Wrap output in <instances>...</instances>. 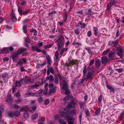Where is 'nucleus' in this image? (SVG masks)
I'll return each mask as SVG.
<instances>
[{"instance_id": "46", "label": "nucleus", "mask_w": 124, "mask_h": 124, "mask_svg": "<svg viewBox=\"0 0 124 124\" xmlns=\"http://www.w3.org/2000/svg\"><path fill=\"white\" fill-rule=\"evenodd\" d=\"M48 90V89L47 88H46L44 90V94L45 95H48V92L47 91Z\"/></svg>"}, {"instance_id": "10", "label": "nucleus", "mask_w": 124, "mask_h": 124, "mask_svg": "<svg viewBox=\"0 0 124 124\" xmlns=\"http://www.w3.org/2000/svg\"><path fill=\"white\" fill-rule=\"evenodd\" d=\"M46 81H49V82L50 83L53 82L54 80V77L52 75H51L46 77Z\"/></svg>"}, {"instance_id": "51", "label": "nucleus", "mask_w": 124, "mask_h": 124, "mask_svg": "<svg viewBox=\"0 0 124 124\" xmlns=\"http://www.w3.org/2000/svg\"><path fill=\"white\" fill-rule=\"evenodd\" d=\"M23 32L25 33H26L27 32V27L26 26L24 25L23 27Z\"/></svg>"}, {"instance_id": "26", "label": "nucleus", "mask_w": 124, "mask_h": 124, "mask_svg": "<svg viewBox=\"0 0 124 124\" xmlns=\"http://www.w3.org/2000/svg\"><path fill=\"white\" fill-rule=\"evenodd\" d=\"M115 55V53L114 52H111L109 54L108 56L109 58H111L114 57Z\"/></svg>"}, {"instance_id": "40", "label": "nucleus", "mask_w": 124, "mask_h": 124, "mask_svg": "<svg viewBox=\"0 0 124 124\" xmlns=\"http://www.w3.org/2000/svg\"><path fill=\"white\" fill-rule=\"evenodd\" d=\"M116 3L117 1L115 0H111L110 2V3L112 5H114Z\"/></svg>"}, {"instance_id": "64", "label": "nucleus", "mask_w": 124, "mask_h": 124, "mask_svg": "<svg viewBox=\"0 0 124 124\" xmlns=\"http://www.w3.org/2000/svg\"><path fill=\"white\" fill-rule=\"evenodd\" d=\"M2 60L5 61H8L9 60V58L7 57H5L2 59Z\"/></svg>"}, {"instance_id": "7", "label": "nucleus", "mask_w": 124, "mask_h": 124, "mask_svg": "<svg viewBox=\"0 0 124 124\" xmlns=\"http://www.w3.org/2000/svg\"><path fill=\"white\" fill-rule=\"evenodd\" d=\"M13 98L11 97V94H10L6 99V101L8 103L13 102Z\"/></svg>"}, {"instance_id": "11", "label": "nucleus", "mask_w": 124, "mask_h": 124, "mask_svg": "<svg viewBox=\"0 0 124 124\" xmlns=\"http://www.w3.org/2000/svg\"><path fill=\"white\" fill-rule=\"evenodd\" d=\"M56 88L55 87H53L52 89H50L48 91V95H51L52 93H55L56 91Z\"/></svg>"}, {"instance_id": "22", "label": "nucleus", "mask_w": 124, "mask_h": 124, "mask_svg": "<svg viewBox=\"0 0 124 124\" xmlns=\"http://www.w3.org/2000/svg\"><path fill=\"white\" fill-rule=\"evenodd\" d=\"M75 105V103L72 101L70 102L68 105V107L70 108H72Z\"/></svg>"}, {"instance_id": "47", "label": "nucleus", "mask_w": 124, "mask_h": 124, "mask_svg": "<svg viewBox=\"0 0 124 124\" xmlns=\"http://www.w3.org/2000/svg\"><path fill=\"white\" fill-rule=\"evenodd\" d=\"M110 51V50L109 49H107V50L104 52L103 53V54L104 55H105L107 54Z\"/></svg>"}, {"instance_id": "1", "label": "nucleus", "mask_w": 124, "mask_h": 124, "mask_svg": "<svg viewBox=\"0 0 124 124\" xmlns=\"http://www.w3.org/2000/svg\"><path fill=\"white\" fill-rule=\"evenodd\" d=\"M64 39L63 37L60 35L59 38L55 41V42H58L57 44L58 50H60L62 47L63 46L64 43Z\"/></svg>"}, {"instance_id": "16", "label": "nucleus", "mask_w": 124, "mask_h": 124, "mask_svg": "<svg viewBox=\"0 0 124 124\" xmlns=\"http://www.w3.org/2000/svg\"><path fill=\"white\" fill-rule=\"evenodd\" d=\"M4 106L3 105H1L0 106V119L2 117V112L4 111Z\"/></svg>"}, {"instance_id": "52", "label": "nucleus", "mask_w": 124, "mask_h": 124, "mask_svg": "<svg viewBox=\"0 0 124 124\" xmlns=\"http://www.w3.org/2000/svg\"><path fill=\"white\" fill-rule=\"evenodd\" d=\"M49 100L48 99H46L44 101V103L46 105H48L49 103Z\"/></svg>"}, {"instance_id": "37", "label": "nucleus", "mask_w": 124, "mask_h": 124, "mask_svg": "<svg viewBox=\"0 0 124 124\" xmlns=\"http://www.w3.org/2000/svg\"><path fill=\"white\" fill-rule=\"evenodd\" d=\"M116 42V41H110L108 42V45H112L113 44H116V43H117V42Z\"/></svg>"}, {"instance_id": "4", "label": "nucleus", "mask_w": 124, "mask_h": 124, "mask_svg": "<svg viewBox=\"0 0 124 124\" xmlns=\"http://www.w3.org/2000/svg\"><path fill=\"white\" fill-rule=\"evenodd\" d=\"M62 82H60V84L62 85V88L63 90H65L68 88V86L66 81L63 79L62 80Z\"/></svg>"}, {"instance_id": "17", "label": "nucleus", "mask_w": 124, "mask_h": 124, "mask_svg": "<svg viewBox=\"0 0 124 124\" xmlns=\"http://www.w3.org/2000/svg\"><path fill=\"white\" fill-rule=\"evenodd\" d=\"M46 59L47 64L49 65H51V59L49 55L46 56Z\"/></svg>"}, {"instance_id": "28", "label": "nucleus", "mask_w": 124, "mask_h": 124, "mask_svg": "<svg viewBox=\"0 0 124 124\" xmlns=\"http://www.w3.org/2000/svg\"><path fill=\"white\" fill-rule=\"evenodd\" d=\"M80 30L79 28H77L74 30V32L76 35L79 34L80 32Z\"/></svg>"}, {"instance_id": "58", "label": "nucleus", "mask_w": 124, "mask_h": 124, "mask_svg": "<svg viewBox=\"0 0 124 124\" xmlns=\"http://www.w3.org/2000/svg\"><path fill=\"white\" fill-rule=\"evenodd\" d=\"M67 14H65L63 15V20L64 21H65L67 20Z\"/></svg>"}, {"instance_id": "5", "label": "nucleus", "mask_w": 124, "mask_h": 124, "mask_svg": "<svg viewBox=\"0 0 124 124\" xmlns=\"http://www.w3.org/2000/svg\"><path fill=\"white\" fill-rule=\"evenodd\" d=\"M23 79H22L20 80L16 81L15 83V86L19 87L21 86L23 84Z\"/></svg>"}, {"instance_id": "44", "label": "nucleus", "mask_w": 124, "mask_h": 124, "mask_svg": "<svg viewBox=\"0 0 124 124\" xmlns=\"http://www.w3.org/2000/svg\"><path fill=\"white\" fill-rule=\"evenodd\" d=\"M124 69L123 68H119V69H117L116 70L119 73H120L123 71Z\"/></svg>"}, {"instance_id": "55", "label": "nucleus", "mask_w": 124, "mask_h": 124, "mask_svg": "<svg viewBox=\"0 0 124 124\" xmlns=\"http://www.w3.org/2000/svg\"><path fill=\"white\" fill-rule=\"evenodd\" d=\"M70 98V97H69V96L68 95L67 96H66L64 97L63 100L64 101H66L67 100H69Z\"/></svg>"}, {"instance_id": "49", "label": "nucleus", "mask_w": 124, "mask_h": 124, "mask_svg": "<svg viewBox=\"0 0 124 124\" xmlns=\"http://www.w3.org/2000/svg\"><path fill=\"white\" fill-rule=\"evenodd\" d=\"M15 95L17 97H19L20 96V93L19 91H18L17 93L15 94Z\"/></svg>"}, {"instance_id": "20", "label": "nucleus", "mask_w": 124, "mask_h": 124, "mask_svg": "<svg viewBox=\"0 0 124 124\" xmlns=\"http://www.w3.org/2000/svg\"><path fill=\"white\" fill-rule=\"evenodd\" d=\"M27 49L24 48H22L20 49L17 52V53L19 55L23 52L26 51Z\"/></svg>"}, {"instance_id": "57", "label": "nucleus", "mask_w": 124, "mask_h": 124, "mask_svg": "<svg viewBox=\"0 0 124 124\" xmlns=\"http://www.w3.org/2000/svg\"><path fill=\"white\" fill-rule=\"evenodd\" d=\"M39 86V85H32L31 86V88H36Z\"/></svg>"}, {"instance_id": "14", "label": "nucleus", "mask_w": 124, "mask_h": 124, "mask_svg": "<svg viewBox=\"0 0 124 124\" xmlns=\"http://www.w3.org/2000/svg\"><path fill=\"white\" fill-rule=\"evenodd\" d=\"M66 121H73L74 119L73 117L70 116L66 115L64 118Z\"/></svg>"}, {"instance_id": "13", "label": "nucleus", "mask_w": 124, "mask_h": 124, "mask_svg": "<svg viewBox=\"0 0 124 124\" xmlns=\"http://www.w3.org/2000/svg\"><path fill=\"white\" fill-rule=\"evenodd\" d=\"M29 107L28 106L26 105L24 107H22L20 109V111H25L26 112L29 110Z\"/></svg>"}, {"instance_id": "24", "label": "nucleus", "mask_w": 124, "mask_h": 124, "mask_svg": "<svg viewBox=\"0 0 124 124\" xmlns=\"http://www.w3.org/2000/svg\"><path fill=\"white\" fill-rule=\"evenodd\" d=\"M81 25V27L82 29H83L85 27L86 24L84 23H82L81 22H79L78 23V25Z\"/></svg>"}, {"instance_id": "33", "label": "nucleus", "mask_w": 124, "mask_h": 124, "mask_svg": "<svg viewBox=\"0 0 124 124\" xmlns=\"http://www.w3.org/2000/svg\"><path fill=\"white\" fill-rule=\"evenodd\" d=\"M106 86L108 88V89H109V90L110 92H112V91L114 92V88H113L109 86L108 85H106Z\"/></svg>"}, {"instance_id": "8", "label": "nucleus", "mask_w": 124, "mask_h": 124, "mask_svg": "<svg viewBox=\"0 0 124 124\" xmlns=\"http://www.w3.org/2000/svg\"><path fill=\"white\" fill-rule=\"evenodd\" d=\"M117 54L120 57L122 58L123 56L122 54V51L121 48L120 47H118L117 48Z\"/></svg>"}, {"instance_id": "2", "label": "nucleus", "mask_w": 124, "mask_h": 124, "mask_svg": "<svg viewBox=\"0 0 124 124\" xmlns=\"http://www.w3.org/2000/svg\"><path fill=\"white\" fill-rule=\"evenodd\" d=\"M18 11L20 15L22 16L23 15H25L27 14L29 12L30 9H29L24 11L22 10V8L19 7L18 8Z\"/></svg>"}, {"instance_id": "27", "label": "nucleus", "mask_w": 124, "mask_h": 124, "mask_svg": "<svg viewBox=\"0 0 124 124\" xmlns=\"http://www.w3.org/2000/svg\"><path fill=\"white\" fill-rule=\"evenodd\" d=\"M58 122L61 124H66V122L63 119H59Z\"/></svg>"}, {"instance_id": "39", "label": "nucleus", "mask_w": 124, "mask_h": 124, "mask_svg": "<svg viewBox=\"0 0 124 124\" xmlns=\"http://www.w3.org/2000/svg\"><path fill=\"white\" fill-rule=\"evenodd\" d=\"M54 83L56 84H57L58 83V79L57 77H56L54 78Z\"/></svg>"}, {"instance_id": "59", "label": "nucleus", "mask_w": 124, "mask_h": 124, "mask_svg": "<svg viewBox=\"0 0 124 124\" xmlns=\"http://www.w3.org/2000/svg\"><path fill=\"white\" fill-rule=\"evenodd\" d=\"M94 59H93L91 60L90 62V63L89 64V65L90 66H91L93 64L94 62Z\"/></svg>"}, {"instance_id": "9", "label": "nucleus", "mask_w": 124, "mask_h": 124, "mask_svg": "<svg viewBox=\"0 0 124 124\" xmlns=\"http://www.w3.org/2000/svg\"><path fill=\"white\" fill-rule=\"evenodd\" d=\"M10 17L13 21L15 22L17 20V18L15 14L13 11L12 12Z\"/></svg>"}, {"instance_id": "29", "label": "nucleus", "mask_w": 124, "mask_h": 124, "mask_svg": "<svg viewBox=\"0 0 124 124\" xmlns=\"http://www.w3.org/2000/svg\"><path fill=\"white\" fill-rule=\"evenodd\" d=\"M87 69H86V66H84V67L83 69V71L84 76L85 75L87 72Z\"/></svg>"}, {"instance_id": "50", "label": "nucleus", "mask_w": 124, "mask_h": 124, "mask_svg": "<svg viewBox=\"0 0 124 124\" xmlns=\"http://www.w3.org/2000/svg\"><path fill=\"white\" fill-rule=\"evenodd\" d=\"M65 93L66 95H68L70 94V91L68 88L65 90Z\"/></svg>"}, {"instance_id": "31", "label": "nucleus", "mask_w": 124, "mask_h": 124, "mask_svg": "<svg viewBox=\"0 0 124 124\" xmlns=\"http://www.w3.org/2000/svg\"><path fill=\"white\" fill-rule=\"evenodd\" d=\"M25 95H26L27 96H33L35 95V94L33 93H26L25 94Z\"/></svg>"}, {"instance_id": "6", "label": "nucleus", "mask_w": 124, "mask_h": 124, "mask_svg": "<svg viewBox=\"0 0 124 124\" xmlns=\"http://www.w3.org/2000/svg\"><path fill=\"white\" fill-rule=\"evenodd\" d=\"M101 61L103 64H106L109 62L108 58L106 57H102L101 58Z\"/></svg>"}, {"instance_id": "23", "label": "nucleus", "mask_w": 124, "mask_h": 124, "mask_svg": "<svg viewBox=\"0 0 124 124\" xmlns=\"http://www.w3.org/2000/svg\"><path fill=\"white\" fill-rule=\"evenodd\" d=\"M30 32H33L34 33L33 35L35 36H36L37 35V31L35 30L32 28H31L30 31Z\"/></svg>"}, {"instance_id": "41", "label": "nucleus", "mask_w": 124, "mask_h": 124, "mask_svg": "<svg viewBox=\"0 0 124 124\" xmlns=\"http://www.w3.org/2000/svg\"><path fill=\"white\" fill-rule=\"evenodd\" d=\"M75 64V63L73 61H70L69 63V64L67 65V66H69L70 65H74Z\"/></svg>"}, {"instance_id": "12", "label": "nucleus", "mask_w": 124, "mask_h": 124, "mask_svg": "<svg viewBox=\"0 0 124 124\" xmlns=\"http://www.w3.org/2000/svg\"><path fill=\"white\" fill-rule=\"evenodd\" d=\"M81 109H84V106L85 104V102L80 101L78 103Z\"/></svg>"}, {"instance_id": "62", "label": "nucleus", "mask_w": 124, "mask_h": 124, "mask_svg": "<svg viewBox=\"0 0 124 124\" xmlns=\"http://www.w3.org/2000/svg\"><path fill=\"white\" fill-rule=\"evenodd\" d=\"M14 108H21V107L20 106H18L17 105L14 104Z\"/></svg>"}, {"instance_id": "21", "label": "nucleus", "mask_w": 124, "mask_h": 124, "mask_svg": "<svg viewBox=\"0 0 124 124\" xmlns=\"http://www.w3.org/2000/svg\"><path fill=\"white\" fill-rule=\"evenodd\" d=\"M8 48H6L1 49L2 53L3 54H8Z\"/></svg>"}, {"instance_id": "3", "label": "nucleus", "mask_w": 124, "mask_h": 124, "mask_svg": "<svg viewBox=\"0 0 124 124\" xmlns=\"http://www.w3.org/2000/svg\"><path fill=\"white\" fill-rule=\"evenodd\" d=\"M18 54L16 53H12L11 55V57L13 61H17L18 59Z\"/></svg>"}, {"instance_id": "42", "label": "nucleus", "mask_w": 124, "mask_h": 124, "mask_svg": "<svg viewBox=\"0 0 124 124\" xmlns=\"http://www.w3.org/2000/svg\"><path fill=\"white\" fill-rule=\"evenodd\" d=\"M48 69L52 74H53L54 73V70L52 67H50V68H49Z\"/></svg>"}, {"instance_id": "38", "label": "nucleus", "mask_w": 124, "mask_h": 124, "mask_svg": "<svg viewBox=\"0 0 124 124\" xmlns=\"http://www.w3.org/2000/svg\"><path fill=\"white\" fill-rule=\"evenodd\" d=\"M111 7V5L110 3H108L107 4L106 10L107 11L109 10Z\"/></svg>"}, {"instance_id": "48", "label": "nucleus", "mask_w": 124, "mask_h": 124, "mask_svg": "<svg viewBox=\"0 0 124 124\" xmlns=\"http://www.w3.org/2000/svg\"><path fill=\"white\" fill-rule=\"evenodd\" d=\"M92 12L91 10L90 9H89L88 10L87 12H86V14L87 15H91Z\"/></svg>"}, {"instance_id": "34", "label": "nucleus", "mask_w": 124, "mask_h": 124, "mask_svg": "<svg viewBox=\"0 0 124 124\" xmlns=\"http://www.w3.org/2000/svg\"><path fill=\"white\" fill-rule=\"evenodd\" d=\"M101 111V109L100 108H98L96 110L95 112V115H99Z\"/></svg>"}, {"instance_id": "56", "label": "nucleus", "mask_w": 124, "mask_h": 124, "mask_svg": "<svg viewBox=\"0 0 124 124\" xmlns=\"http://www.w3.org/2000/svg\"><path fill=\"white\" fill-rule=\"evenodd\" d=\"M21 1V3L20 4L21 5L23 6L25 5L26 4V2H25L24 0H22Z\"/></svg>"}, {"instance_id": "61", "label": "nucleus", "mask_w": 124, "mask_h": 124, "mask_svg": "<svg viewBox=\"0 0 124 124\" xmlns=\"http://www.w3.org/2000/svg\"><path fill=\"white\" fill-rule=\"evenodd\" d=\"M43 100V97H39L38 99V101L39 102H40L42 101Z\"/></svg>"}, {"instance_id": "30", "label": "nucleus", "mask_w": 124, "mask_h": 124, "mask_svg": "<svg viewBox=\"0 0 124 124\" xmlns=\"http://www.w3.org/2000/svg\"><path fill=\"white\" fill-rule=\"evenodd\" d=\"M38 116V115L37 113H36L33 115L32 116V119L35 120L37 118Z\"/></svg>"}, {"instance_id": "25", "label": "nucleus", "mask_w": 124, "mask_h": 124, "mask_svg": "<svg viewBox=\"0 0 124 124\" xmlns=\"http://www.w3.org/2000/svg\"><path fill=\"white\" fill-rule=\"evenodd\" d=\"M2 78L3 80H4L5 78L6 77H7L8 76V73L6 72L3 73L2 74Z\"/></svg>"}, {"instance_id": "60", "label": "nucleus", "mask_w": 124, "mask_h": 124, "mask_svg": "<svg viewBox=\"0 0 124 124\" xmlns=\"http://www.w3.org/2000/svg\"><path fill=\"white\" fill-rule=\"evenodd\" d=\"M25 41L27 42L30 43H31V41L30 39L28 37H26L25 39Z\"/></svg>"}, {"instance_id": "18", "label": "nucleus", "mask_w": 124, "mask_h": 124, "mask_svg": "<svg viewBox=\"0 0 124 124\" xmlns=\"http://www.w3.org/2000/svg\"><path fill=\"white\" fill-rule=\"evenodd\" d=\"M93 75V73L89 72L86 75L87 77L86 78V80H88L90 78H91Z\"/></svg>"}, {"instance_id": "45", "label": "nucleus", "mask_w": 124, "mask_h": 124, "mask_svg": "<svg viewBox=\"0 0 124 124\" xmlns=\"http://www.w3.org/2000/svg\"><path fill=\"white\" fill-rule=\"evenodd\" d=\"M75 110H72L70 111H69V113H68V112L67 111L66 113L68 114H71L75 113Z\"/></svg>"}, {"instance_id": "54", "label": "nucleus", "mask_w": 124, "mask_h": 124, "mask_svg": "<svg viewBox=\"0 0 124 124\" xmlns=\"http://www.w3.org/2000/svg\"><path fill=\"white\" fill-rule=\"evenodd\" d=\"M92 34L91 31V30L87 32V36L88 37H90Z\"/></svg>"}, {"instance_id": "19", "label": "nucleus", "mask_w": 124, "mask_h": 124, "mask_svg": "<svg viewBox=\"0 0 124 124\" xmlns=\"http://www.w3.org/2000/svg\"><path fill=\"white\" fill-rule=\"evenodd\" d=\"M93 30L94 32V34L96 36H98L99 33L98 31V29L96 27H94L93 28Z\"/></svg>"}, {"instance_id": "36", "label": "nucleus", "mask_w": 124, "mask_h": 124, "mask_svg": "<svg viewBox=\"0 0 124 124\" xmlns=\"http://www.w3.org/2000/svg\"><path fill=\"white\" fill-rule=\"evenodd\" d=\"M54 55L56 59L57 60L58 59L59 56V52L58 51H56L55 52V53Z\"/></svg>"}, {"instance_id": "43", "label": "nucleus", "mask_w": 124, "mask_h": 124, "mask_svg": "<svg viewBox=\"0 0 124 124\" xmlns=\"http://www.w3.org/2000/svg\"><path fill=\"white\" fill-rule=\"evenodd\" d=\"M85 112L86 115L88 116H89L90 115V113L89 110L88 109H85Z\"/></svg>"}, {"instance_id": "63", "label": "nucleus", "mask_w": 124, "mask_h": 124, "mask_svg": "<svg viewBox=\"0 0 124 124\" xmlns=\"http://www.w3.org/2000/svg\"><path fill=\"white\" fill-rule=\"evenodd\" d=\"M23 116L24 117L27 118L29 117V115L28 113H25L24 114Z\"/></svg>"}, {"instance_id": "35", "label": "nucleus", "mask_w": 124, "mask_h": 124, "mask_svg": "<svg viewBox=\"0 0 124 124\" xmlns=\"http://www.w3.org/2000/svg\"><path fill=\"white\" fill-rule=\"evenodd\" d=\"M54 44L50 45L48 44L47 45H46L44 46V48L46 49L47 48H50Z\"/></svg>"}, {"instance_id": "15", "label": "nucleus", "mask_w": 124, "mask_h": 124, "mask_svg": "<svg viewBox=\"0 0 124 124\" xmlns=\"http://www.w3.org/2000/svg\"><path fill=\"white\" fill-rule=\"evenodd\" d=\"M101 62L100 60L98 59L95 61V65L96 67L100 68L101 66Z\"/></svg>"}, {"instance_id": "32", "label": "nucleus", "mask_w": 124, "mask_h": 124, "mask_svg": "<svg viewBox=\"0 0 124 124\" xmlns=\"http://www.w3.org/2000/svg\"><path fill=\"white\" fill-rule=\"evenodd\" d=\"M29 81L30 80L29 78L27 76H26L24 81V83L26 84H28Z\"/></svg>"}, {"instance_id": "53", "label": "nucleus", "mask_w": 124, "mask_h": 124, "mask_svg": "<svg viewBox=\"0 0 124 124\" xmlns=\"http://www.w3.org/2000/svg\"><path fill=\"white\" fill-rule=\"evenodd\" d=\"M20 114V112L19 111H15L14 113V115L16 116H18Z\"/></svg>"}]
</instances>
